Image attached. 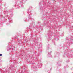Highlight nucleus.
Returning a JSON list of instances; mask_svg holds the SVG:
<instances>
[{"instance_id": "nucleus-4", "label": "nucleus", "mask_w": 73, "mask_h": 73, "mask_svg": "<svg viewBox=\"0 0 73 73\" xmlns=\"http://www.w3.org/2000/svg\"><path fill=\"white\" fill-rule=\"evenodd\" d=\"M0 56H2V54H0Z\"/></svg>"}, {"instance_id": "nucleus-3", "label": "nucleus", "mask_w": 73, "mask_h": 73, "mask_svg": "<svg viewBox=\"0 0 73 73\" xmlns=\"http://www.w3.org/2000/svg\"><path fill=\"white\" fill-rule=\"evenodd\" d=\"M8 50H7V51H9V48H8Z\"/></svg>"}, {"instance_id": "nucleus-2", "label": "nucleus", "mask_w": 73, "mask_h": 73, "mask_svg": "<svg viewBox=\"0 0 73 73\" xmlns=\"http://www.w3.org/2000/svg\"><path fill=\"white\" fill-rule=\"evenodd\" d=\"M50 56H51L50 54H48V56H49V57H50Z\"/></svg>"}, {"instance_id": "nucleus-5", "label": "nucleus", "mask_w": 73, "mask_h": 73, "mask_svg": "<svg viewBox=\"0 0 73 73\" xmlns=\"http://www.w3.org/2000/svg\"><path fill=\"white\" fill-rule=\"evenodd\" d=\"M15 1H16V0Z\"/></svg>"}, {"instance_id": "nucleus-1", "label": "nucleus", "mask_w": 73, "mask_h": 73, "mask_svg": "<svg viewBox=\"0 0 73 73\" xmlns=\"http://www.w3.org/2000/svg\"><path fill=\"white\" fill-rule=\"evenodd\" d=\"M20 6H21V5H17V9H19V7H20Z\"/></svg>"}]
</instances>
